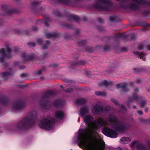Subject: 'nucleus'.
<instances>
[{
    "label": "nucleus",
    "instance_id": "obj_32",
    "mask_svg": "<svg viewBox=\"0 0 150 150\" xmlns=\"http://www.w3.org/2000/svg\"><path fill=\"white\" fill-rule=\"evenodd\" d=\"M73 91V89L72 88H69L67 90H66L65 91V92H68V93H70L71 92Z\"/></svg>",
    "mask_w": 150,
    "mask_h": 150
},
{
    "label": "nucleus",
    "instance_id": "obj_51",
    "mask_svg": "<svg viewBox=\"0 0 150 150\" xmlns=\"http://www.w3.org/2000/svg\"><path fill=\"white\" fill-rule=\"evenodd\" d=\"M57 14H56V15H57V16H59L60 15V14L57 11Z\"/></svg>",
    "mask_w": 150,
    "mask_h": 150
},
{
    "label": "nucleus",
    "instance_id": "obj_11",
    "mask_svg": "<svg viewBox=\"0 0 150 150\" xmlns=\"http://www.w3.org/2000/svg\"><path fill=\"white\" fill-rule=\"evenodd\" d=\"M54 115L56 118L61 119L64 117V113L62 111L58 110L55 112Z\"/></svg>",
    "mask_w": 150,
    "mask_h": 150
},
{
    "label": "nucleus",
    "instance_id": "obj_28",
    "mask_svg": "<svg viewBox=\"0 0 150 150\" xmlns=\"http://www.w3.org/2000/svg\"><path fill=\"white\" fill-rule=\"evenodd\" d=\"M110 109L111 107L109 105H107L104 108V110L107 112Z\"/></svg>",
    "mask_w": 150,
    "mask_h": 150
},
{
    "label": "nucleus",
    "instance_id": "obj_59",
    "mask_svg": "<svg viewBox=\"0 0 150 150\" xmlns=\"http://www.w3.org/2000/svg\"><path fill=\"white\" fill-rule=\"evenodd\" d=\"M43 78H41V79H42Z\"/></svg>",
    "mask_w": 150,
    "mask_h": 150
},
{
    "label": "nucleus",
    "instance_id": "obj_17",
    "mask_svg": "<svg viewBox=\"0 0 150 150\" xmlns=\"http://www.w3.org/2000/svg\"><path fill=\"white\" fill-rule=\"evenodd\" d=\"M95 93L97 96H105L106 95V93L105 92L101 91H96L95 92Z\"/></svg>",
    "mask_w": 150,
    "mask_h": 150
},
{
    "label": "nucleus",
    "instance_id": "obj_41",
    "mask_svg": "<svg viewBox=\"0 0 150 150\" xmlns=\"http://www.w3.org/2000/svg\"><path fill=\"white\" fill-rule=\"evenodd\" d=\"M48 47L47 46V45L46 44V45H45L43 46L42 48L44 49H45L47 48Z\"/></svg>",
    "mask_w": 150,
    "mask_h": 150
},
{
    "label": "nucleus",
    "instance_id": "obj_2",
    "mask_svg": "<svg viewBox=\"0 0 150 150\" xmlns=\"http://www.w3.org/2000/svg\"><path fill=\"white\" fill-rule=\"evenodd\" d=\"M37 116V112L32 111L30 112L28 117H25L16 125V127L19 130L27 129L31 125L32 123V120L35 118Z\"/></svg>",
    "mask_w": 150,
    "mask_h": 150
},
{
    "label": "nucleus",
    "instance_id": "obj_1",
    "mask_svg": "<svg viewBox=\"0 0 150 150\" xmlns=\"http://www.w3.org/2000/svg\"><path fill=\"white\" fill-rule=\"evenodd\" d=\"M88 112V110L86 107H82L81 109V116L87 123L88 128L83 131V133L81 134L79 137L81 144L89 150H91L93 148L96 150H103L105 148V146L103 144H98L96 146H94V143L98 141L96 135L97 133L95 129L100 128L103 125L110 126L120 132L125 130L128 128V126L119 122L114 116H109L106 121L99 118L94 121H93V118L91 115H87L83 117Z\"/></svg>",
    "mask_w": 150,
    "mask_h": 150
},
{
    "label": "nucleus",
    "instance_id": "obj_46",
    "mask_svg": "<svg viewBox=\"0 0 150 150\" xmlns=\"http://www.w3.org/2000/svg\"><path fill=\"white\" fill-rule=\"evenodd\" d=\"M144 111L145 112H147L148 111V108H145L144 109Z\"/></svg>",
    "mask_w": 150,
    "mask_h": 150
},
{
    "label": "nucleus",
    "instance_id": "obj_5",
    "mask_svg": "<svg viewBox=\"0 0 150 150\" xmlns=\"http://www.w3.org/2000/svg\"><path fill=\"white\" fill-rule=\"evenodd\" d=\"M11 53L12 50L8 47H7L6 51L4 48H1L0 50V53L2 57L0 59V62H3L4 59L5 58H9L11 57Z\"/></svg>",
    "mask_w": 150,
    "mask_h": 150
},
{
    "label": "nucleus",
    "instance_id": "obj_38",
    "mask_svg": "<svg viewBox=\"0 0 150 150\" xmlns=\"http://www.w3.org/2000/svg\"><path fill=\"white\" fill-rule=\"evenodd\" d=\"M110 20L111 21H114L115 20V18L113 17H110Z\"/></svg>",
    "mask_w": 150,
    "mask_h": 150
},
{
    "label": "nucleus",
    "instance_id": "obj_3",
    "mask_svg": "<svg viewBox=\"0 0 150 150\" xmlns=\"http://www.w3.org/2000/svg\"><path fill=\"white\" fill-rule=\"evenodd\" d=\"M54 120L49 116L44 117L39 124L40 127L47 130L52 129L54 125Z\"/></svg>",
    "mask_w": 150,
    "mask_h": 150
},
{
    "label": "nucleus",
    "instance_id": "obj_56",
    "mask_svg": "<svg viewBox=\"0 0 150 150\" xmlns=\"http://www.w3.org/2000/svg\"><path fill=\"white\" fill-rule=\"evenodd\" d=\"M36 4H38V2H36Z\"/></svg>",
    "mask_w": 150,
    "mask_h": 150
},
{
    "label": "nucleus",
    "instance_id": "obj_26",
    "mask_svg": "<svg viewBox=\"0 0 150 150\" xmlns=\"http://www.w3.org/2000/svg\"><path fill=\"white\" fill-rule=\"evenodd\" d=\"M134 2L139 3H144L145 2V0H133Z\"/></svg>",
    "mask_w": 150,
    "mask_h": 150
},
{
    "label": "nucleus",
    "instance_id": "obj_40",
    "mask_svg": "<svg viewBox=\"0 0 150 150\" xmlns=\"http://www.w3.org/2000/svg\"><path fill=\"white\" fill-rule=\"evenodd\" d=\"M116 100H116L115 99H113V98H112L111 99V101L113 103H114L115 102H116Z\"/></svg>",
    "mask_w": 150,
    "mask_h": 150
},
{
    "label": "nucleus",
    "instance_id": "obj_22",
    "mask_svg": "<svg viewBox=\"0 0 150 150\" xmlns=\"http://www.w3.org/2000/svg\"><path fill=\"white\" fill-rule=\"evenodd\" d=\"M86 102V100L83 98H81L78 99L76 101V103L78 104H81L85 103Z\"/></svg>",
    "mask_w": 150,
    "mask_h": 150
},
{
    "label": "nucleus",
    "instance_id": "obj_61",
    "mask_svg": "<svg viewBox=\"0 0 150 150\" xmlns=\"http://www.w3.org/2000/svg\"><path fill=\"white\" fill-rule=\"evenodd\" d=\"M10 70H11V68H10Z\"/></svg>",
    "mask_w": 150,
    "mask_h": 150
},
{
    "label": "nucleus",
    "instance_id": "obj_42",
    "mask_svg": "<svg viewBox=\"0 0 150 150\" xmlns=\"http://www.w3.org/2000/svg\"><path fill=\"white\" fill-rule=\"evenodd\" d=\"M147 50H150V45H148L146 46Z\"/></svg>",
    "mask_w": 150,
    "mask_h": 150
},
{
    "label": "nucleus",
    "instance_id": "obj_48",
    "mask_svg": "<svg viewBox=\"0 0 150 150\" xmlns=\"http://www.w3.org/2000/svg\"><path fill=\"white\" fill-rule=\"evenodd\" d=\"M58 66V65L56 64H54L52 65V66L54 67H57Z\"/></svg>",
    "mask_w": 150,
    "mask_h": 150
},
{
    "label": "nucleus",
    "instance_id": "obj_35",
    "mask_svg": "<svg viewBox=\"0 0 150 150\" xmlns=\"http://www.w3.org/2000/svg\"><path fill=\"white\" fill-rule=\"evenodd\" d=\"M38 42L40 44H41L42 43V41L41 40L38 39Z\"/></svg>",
    "mask_w": 150,
    "mask_h": 150
},
{
    "label": "nucleus",
    "instance_id": "obj_58",
    "mask_svg": "<svg viewBox=\"0 0 150 150\" xmlns=\"http://www.w3.org/2000/svg\"><path fill=\"white\" fill-rule=\"evenodd\" d=\"M16 63H17V62H15V63H14V64H15V65H16Z\"/></svg>",
    "mask_w": 150,
    "mask_h": 150
},
{
    "label": "nucleus",
    "instance_id": "obj_49",
    "mask_svg": "<svg viewBox=\"0 0 150 150\" xmlns=\"http://www.w3.org/2000/svg\"><path fill=\"white\" fill-rule=\"evenodd\" d=\"M37 30V28L36 27H33V30L35 31H36Z\"/></svg>",
    "mask_w": 150,
    "mask_h": 150
},
{
    "label": "nucleus",
    "instance_id": "obj_27",
    "mask_svg": "<svg viewBox=\"0 0 150 150\" xmlns=\"http://www.w3.org/2000/svg\"><path fill=\"white\" fill-rule=\"evenodd\" d=\"M114 103L116 105H119V106L120 107L122 108V109H125V108L124 107V106L123 105H119V102L118 101H117V100H116V101Z\"/></svg>",
    "mask_w": 150,
    "mask_h": 150
},
{
    "label": "nucleus",
    "instance_id": "obj_10",
    "mask_svg": "<svg viewBox=\"0 0 150 150\" xmlns=\"http://www.w3.org/2000/svg\"><path fill=\"white\" fill-rule=\"evenodd\" d=\"M23 104L21 103H16L14 104L13 109L15 110H19L24 107Z\"/></svg>",
    "mask_w": 150,
    "mask_h": 150
},
{
    "label": "nucleus",
    "instance_id": "obj_37",
    "mask_svg": "<svg viewBox=\"0 0 150 150\" xmlns=\"http://www.w3.org/2000/svg\"><path fill=\"white\" fill-rule=\"evenodd\" d=\"M138 113L140 115H141L143 114V112L141 110H139L138 111Z\"/></svg>",
    "mask_w": 150,
    "mask_h": 150
},
{
    "label": "nucleus",
    "instance_id": "obj_33",
    "mask_svg": "<svg viewBox=\"0 0 150 150\" xmlns=\"http://www.w3.org/2000/svg\"><path fill=\"white\" fill-rule=\"evenodd\" d=\"M42 71L41 70H39L35 73V74L36 75H40L42 74Z\"/></svg>",
    "mask_w": 150,
    "mask_h": 150
},
{
    "label": "nucleus",
    "instance_id": "obj_14",
    "mask_svg": "<svg viewBox=\"0 0 150 150\" xmlns=\"http://www.w3.org/2000/svg\"><path fill=\"white\" fill-rule=\"evenodd\" d=\"M130 141V139L128 137H123L120 139V142L123 144H128Z\"/></svg>",
    "mask_w": 150,
    "mask_h": 150
},
{
    "label": "nucleus",
    "instance_id": "obj_20",
    "mask_svg": "<svg viewBox=\"0 0 150 150\" xmlns=\"http://www.w3.org/2000/svg\"><path fill=\"white\" fill-rule=\"evenodd\" d=\"M56 34L55 33H48L46 34V36L47 38H50L52 37H56Z\"/></svg>",
    "mask_w": 150,
    "mask_h": 150
},
{
    "label": "nucleus",
    "instance_id": "obj_50",
    "mask_svg": "<svg viewBox=\"0 0 150 150\" xmlns=\"http://www.w3.org/2000/svg\"><path fill=\"white\" fill-rule=\"evenodd\" d=\"M116 150H122V149L120 148L119 147L117 148Z\"/></svg>",
    "mask_w": 150,
    "mask_h": 150
},
{
    "label": "nucleus",
    "instance_id": "obj_53",
    "mask_svg": "<svg viewBox=\"0 0 150 150\" xmlns=\"http://www.w3.org/2000/svg\"><path fill=\"white\" fill-rule=\"evenodd\" d=\"M87 20V19L86 18L85 19V20H83V21H86V20Z\"/></svg>",
    "mask_w": 150,
    "mask_h": 150
},
{
    "label": "nucleus",
    "instance_id": "obj_8",
    "mask_svg": "<svg viewBox=\"0 0 150 150\" xmlns=\"http://www.w3.org/2000/svg\"><path fill=\"white\" fill-rule=\"evenodd\" d=\"M103 110L102 106L96 105L93 107L92 112L95 114H100L103 112Z\"/></svg>",
    "mask_w": 150,
    "mask_h": 150
},
{
    "label": "nucleus",
    "instance_id": "obj_18",
    "mask_svg": "<svg viewBox=\"0 0 150 150\" xmlns=\"http://www.w3.org/2000/svg\"><path fill=\"white\" fill-rule=\"evenodd\" d=\"M136 69H137V71H136V72H137V73H139V72H142V71H144V72H146L148 71L147 69L143 68H142L141 69H139L138 68H134V70H135Z\"/></svg>",
    "mask_w": 150,
    "mask_h": 150
},
{
    "label": "nucleus",
    "instance_id": "obj_36",
    "mask_svg": "<svg viewBox=\"0 0 150 150\" xmlns=\"http://www.w3.org/2000/svg\"><path fill=\"white\" fill-rule=\"evenodd\" d=\"M98 21L99 22L101 23L103 22L104 21L102 19L99 18L98 19Z\"/></svg>",
    "mask_w": 150,
    "mask_h": 150
},
{
    "label": "nucleus",
    "instance_id": "obj_23",
    "mask_svg": "<svg viewBox=\"0 0 150 150\" xmlns=\"http://www.w3.org/2000/svg\"><path fill=\"white\" fill-rule=\"evenodd\" d=\"M11 74V73L10 72H5L2 73V77L4 78L5 79V78L7 76H8L9 75Z\"/></svg>",
    "mask_w": 150,
    "mask_h": 150
},
{
    "label": "nucleus",
    "instance_id": "obj_21",
    "mask_svg": "<svg viewBox=\"0 0 150 150\" xmlns=\"http://www.w3.org/2000/svg\"><path fill=\"white\" fill-rule=\"evenodd\" d=\"M69 18L71 20H74L76 21H78L79 20V18L78 16L75 15H71L69 17Z\"/></svg>",
    "mask_w": 150,
    "mask_h": 150
},
{
    "label": "nucleus",
    "instance_id": "obj_45",
    "mask_svg": "<svg viewBox=\"0 0 150 150\" xmlns=\"http://www.w3.org/2000/svg\"><path fill=\"white\" fill-rule=\"evenodd\" d=\"M130 85L131 86H133L134 85V83L133 82H131L130 83Z\"/></svg>",
    "mask_w": 150,
    "mask_h": 150
},
{
    "label": "nucleus",
    "instance_id": "obj_9",
    "mask_svg": "<svg viewBox=\"0 0 150 150\" xmlns=\"http://www.w3.org/2000/svg\"><path fill=\"white\" fill-rule=\"evenodd\" d=\"M139 91V89L138 88H136L134 90V93L132 97L129 100V102L133 101L135 100H137L138 98V96L136 93Z\"/></svg>",
    "mask_w": 150,
    "mask_h": 150
},
{
    "label": "nucleus",
    "instance_id": "obj_13",
    "mask_svg": "<svg viewBox=\"0 0 150 150\" xmlns=\"http://www.w3.org/2000/svg\"><path fill=\"white\" fill-rule=\"evenodd\" d=\"M134 53L136 55H138L140 59H142L144 61L146 60V58L145 57V56L146 55V54L143 53H141L138 51L134 52Z\"/></svg>",
    "mask_w": 150,
    "mask_h": 150
},
{
    "label": "nucleus",
    "instance_id": "obj_15",
    "mask_svg": "<svg viewBox=\"0 0 150 150\" xmlns=\"http://www.w3.org/2000/svg\"><path fill=\"white\" fill-rule=\"evenodd\" d=\"M22 57L23 59H24L25 61L32 60L34 58V56L33 54L29 56H26L25 54L23 53Z\"/></svg>",
    "mask_w": 150,
    "mask_h": 150
},
{
    "label": "nucleus",
    "instance_id": "obj_30",
    "mask_svg": "<svg viewBox=\"0 0 150 150\" xmlns=\"http://www.w3.org/2000/svg\"><path fill=\"white\" fill-rule=\"evenodd\" d=\"M28 44L30 47H34L35 46L34 42H28Z\"/></svg>",
    "mask_w": 150,
    "mask_h": 150
},
{
    "label": "nucleus",
    "instance_id": "obj_16",
    "mask_svg": "<svg viewBox=\"0 0 150 150\" xmlns=\"http://www.w3.org/2000/svg\"><path fill=\"white\" fill-rule=\"evenodd\" d=\"M127 84L126 83H121L116 85V87L117 88H122L124 91H125L124 89L127 87Z\"/></svg>",
    "mask_w": 150,
    "mask_h": 150
},
{
    "label": "nucleus",
    "instance_id": "obj_19",
    "mask_svg": "<svg viewBox=\"0 0 150 150\" xmlns=\"http://www.w3.org/2000/svg\"><path fill=\"white\" fill-rule=\"evenodd\" d=\"M86 63V62L84 60H81L78 63L72 62L71 63V65L74 66L77 65V64L79 65H83Z\"/></svg>",
    "mask_w": 150,
    "mask_h": 150
},
{
    "label": "nucleus",
    "instance_id": "obj_7",
    "mask_svg": "<svg viewBox=\"0 0 150 150\" xmlns=\"http://www.w3.org/2000/svg\"><path fill=\"white\" fill-rule=\"evenodd\" d=\"M102 132L105 135L110 137L115 138L117 137V133L114 130L108 127L104 128L102 130Z\"/></svg>",
    "mask_w": 150,
    "mask_h": 150
},
{
    "label": "nucleus",
    "instance_id": "obj_6",
    "mask_svg": "<svg viewBox=\"0 0 150 150\" xmlns=\"http://www.w3.org/2000/svg\"><path fill=\"white\" fill-rule=\"evenodd\" d=\"M110 3V0H98L96 6L97 8L100 10H106Z\"/></svg>",
    "mask_w": 150,
    "mask_h": 150
},
{
    "label": "nucleus",
    "instance_id": "obj_39",
    "mask_svg": "<svg viewBox=\"0 0 150 150\" xmlns=\"http://www.w3.org/2000/svg\"><path fill=\"white\" fill-rule=\"evenodd\" d=\"M141 82V80L140 79H137L136 81V82L138 83H140Z\"/></svg>",
    "mask_w": 150,
    "mask_h": 150
},
{
    "label": "nucleus",
    "instance_id": "obj_25",
    "mask_svg": "<svg viewBox=\"0 0 150 150\" xmlns=\"http://www.w3.org/2000/svg\"><path fill=\"white\" fill-rule=\"evenodd\" d=\"M146 100H144L142 101L140 103V106L141 107H144L146 103Z\"/></svg>",
    "mask_w": 150,
    "mask_h": 150
},
{
    "label": "nucleus",
    "instance_id": "obj_60",
    "mask_svg": "<svg viewBox=\"0 0 150 150\" xmlns=\"http://www.w3.org/2000/svg\"><path fill=\"white\" fill-rule=\"evenodd\" d=\"M127 89V91H129V90L128 89Z\"/></svg>",
    "mask_w": 150,
    "mask_h": 150
},
{
    "label": "nucleus",
    "instance_id": "obj_57",
    "mask_svg": "<svg viewBox=\"0 0 150 150\" xmlns=\"http://www.w3.org/2000/svg\"><path fill=\"white\" fill-rule=\"evenodd\" d=\"M88 75V76H89V77H90V75Z\"/></svg>",
    "mask_w": 150,
    "mask_h": 150
},
{
    "label": "nucleus",
    "instance_id": "obj_55",
    "mask_svg": "<svg viewBox=\"0 0 150 150\" xmlns=\"http://www.w3.org/2000/svg\"><path fill=\"white\" fill-rule=\"evenodd\" d=\"M134 108H136V106H134Z\"/></svg>",
    "mask_w": 150,
    "mask_h": 150
},
{
    "label": "nucleus",
    "instance_id": "obj_52",
    "mask_svg": "<svg viewBox=\"0 0 150 150\" xmlns=\"http://www.w3.org/2000/svg\"><path fill=\"white\" fill-rule=\"evenodd\" d=\"M60 88H63V86H62V85H61V86H60Z\"/></svg>",
    "mask_w": 150,
    "mask_h": 150
},
{
    "label": "nucleus",
    "instance_id": "obj_29",
    "mask_svg": "<svg viewBox=\"0 0 150 150\" xmlns=\"http://www.w3.org/2000/svg\"><path fill=\"white\" fill-rule=\"evenodd\" d=\"M54 104L56 107H58L59 108V107L57 106V105H60L61 103H60V102L58 101L55 102Z\"/></svg>",
    "mask_w": 150,
    "mask_h": 150
},
{
    "label": "nucleus",
    "instance_id": "obj_34",
    "mask_svg": "<svg viewBox=\"0 0 150 150\" xmlns=\"http://www.w3.org/2000/svg\"><path fill=\"white\" fill-rule=\"evenodd\" d=\"M131 7L134 9H135L137 8V6L134 4L132 5Z\"/></svg>",
    "mask_w": 150,
    "mask_h": 150
},
{
    "label": "nucleus",
    "instance_id": "obj_44",
    "mask_svg": "<svg viewBox=\"0 0 150 150\" xmlns=\"http://www.w3.org/2000/svg\"><path fill=\"white\" fill-rule=\"evenodd\" d=\"M46 45H49L50 44V42L49 41L47 40L46 41Z\"/></svg>",
    "mask_w": 150,
    "mask_h": 150
},
{
    "label": "nucleus",
    "instance_id": "obj_24",
    "mask_svg": "<svg viewBox=\"0 0 150 150\" xmlns=\"http://www.w3.org/2000/svg\"><path fill=\"white\" fill-rule=\"evenodd\" d=\"M40 106L41 107H42L45 109H47V108H46L47 106H48L49 107V106L47 105V103H45V102H44L43 104L41 103H40Z\"/></svg>",
    "mask_w": 150,
    "mask_h": 150
},
{
    "label": "nucleus",
    "instance_id": "obj_31",
    "mask_svg": "<svg viewBox=\"0 0 150 150\" xmlns=\"http://www.w3.org/2000/svg\"><path fill=\"white\" fill-rule=\"evenodd\" d=\"M144 47V45L143 44H140L138 47V48L139 50H143Z\"/></svg>",
    "mask_w": 150,
    "mask_h": 150
},
{
    "label": "nucleus",
    "instance_id": "obj_54",
    "mask_svg": "<svg viewBox=\"0 0 150 150\" xmlns=\"http://www.w3.org/2000/svg\"><path fill=\"white\" fill-rule=\"evenodd\" d=\"M135 71V72H136V71H137V69H136L135 70H134Z\"/></svg>",
    "mask_w": 150,
    "mask_h": 150
},
{
    "label": "nucleus",
    "instance_id": "obj_43",
    "mask_svg": "<svg viewBox=\"0 0 150 150\" xmlns=\"http://www.w3.org/2000/svg\"><path fill=\"white\" fill-rule=\"evenodd\" d=\"M26 76V74H21V76L22 77H25Z\"/></svg>",
    "mask_w": 150,
    "mask_h": 150
},
{
    "label": "nucleus",
    "instance_id": "obj_4",
    "mask_svg": "<svg viewBox=\"0 0 150 150\" xmlns=\"http://www.w3.org/2000/svg\"><path fill=\"white\" fill-rule=\"evenodd\" d=\"M148 144V146H143L140 141L136 140L132 142L130 144L132 148H136L138 150H150V141Z\"/></svg>",
    "mask_w": 150,
    "mask_h": 150
},
{
    "label": "nucleus",
    "instance_id": "obj_47",
    "mask_svg": "<svg viewBox=\"0 0 150 150\" xmlns=\"http://www.w3.org/2000/svg\"><path fill=\"white\" fill-rule=\"evenodd\" d=\"M86 41H84V40L82 41H81V43L80 44L81 45V44H84V43H86Z\"/></svg>",
    "mask_w": 150,
    "mask_h": 150
},
{
    "label": "nucleus",
    "instance_id": "obj_12",
    "mask_svg": "<svg viewBox=\"0 0 150 150\" xmlns=\"http://www.w3.org/2000/svg\"><path fill=\"white\" fill-rule=\"evenodd\" d=\"M113 83V82L112 81H109L108 82L107 81H105L99 84L98 86L100 87L102 86H105L106 87L110 86L111 85H112Z\"/></svg>",
    "mask_w": 150,
    "mask_h": 150
}]
</instances>
